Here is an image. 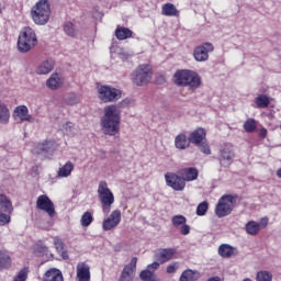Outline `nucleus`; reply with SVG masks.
I'll return each mask as SVG.
<instances>
[{
	"mask_svg": "<svg viewBox=\"0 0 281 281\" xmlns=\"http://www.w3.org/2000/svg\"><path fill=\"white\" fill-rule=\"evenodd\" d=\"M133 100L123 99L119 104L106 105L103 110V116L101 117V131L104 135L113 137L120 133V124H122V111L120 109H126L131 106Z\"/></svg>",
	"mask_w": 281,
	"mask_h": 281,
	"instance_id": "f257e3e1",
	"label": "nucleus"
},
{
	"mask_svg": "<svg viewBox=\"0 0 281 281\" xmlns=\"http://www.w3.org/2000/svg\"><path fill=\"white\" fill-rule=\"evenodd\" d=\"M173 82L178 87H188L189 91H196L203 85L201 75L194 70H178L173 75Z\"/></svg>",
	"mask_w": 281,
	"mask_h": 281,
	"instance_id": "f03ea898",
	"label": "nucleus"
},
{
	"mask_svg": "<svg viewBox=\"0 0 281 281\" xmlns=\"http://www.w3.org/2000/svg\"><path fill=\"white\" fill-rule=\"evenodd\" d=\"M31 16L35 25H47L52 16V5L48 0H40L31 10Z\"/></svg>",
	"mask_w": 281,
	"mask_h": 281,
	"instance_id": "7ed1b4c3",
	"label": "nucleus"
},
{
	"mask_svg": "<svg viewBox=\"0 0 281 281\" xmlns=\"http://www.w3.org/2000/svg\"><path fill=\"white\" fill-rule=\"evenodd\" d=\"M35 45H38V37L36 36V31L30 26H25L20 32L19 38H18V49L22 54H26V52H30L34 49Z\"/></svg>",
	"mask_w": 281,
	"mask_h": 281,
	"instance_id": "20e7f679",
	"label": "nucleus"
},
{
	"mask_svg": "<svg viewBox=\"0 0 281 281\" xmlns=\"http://www.w3.org/2000/svg\"><path fill=\"white\" fill-rule=\"evenodd\" d=\"M97 192L103 214H109V212H111V207H113V203H115V195L113 194V191L109 189V183L103 180L99 182Z\"/></svg>",
	"mask_w": 281,
	"mask_h": 281,
	"instance_id": "39448f33",
	"label": "nucleus"
},
{
	"mask_svg": "<svg viewBox=\"0 0 281 281\" xmlns=\"http://www.w3.org/2000/svg\"><path fill=\"white\" fill-rule=\"evenodd\" d=\"M153 80V67L148 64L139 65L132 74V82L136 87H146Z\"/></svg>",
	"mask_w": 281,
	"mask_h": 281,
	"instance_id": "423d86ee",
	"label": "nucleus"
},
{
	"mask_svg": "<svg viewBox=\"0 0 281 281\" xmlns=\"http://www.w3.org/2000/svg\"><path fill=\"white\" fill-rule=\"evenodd\" d=\"M236 201L238 198L232 194L223 195L215 207V214L218 218H224V216H229L236 206Z\"/></svg>",
	"mask_w": 281,
	"mask_h": 281,
	"instance_id": "0eeeda50",
	"label": "nucleus"
},
{
	"mask_svg": "<svg viewBox=\"0 0 281 281\" xmlns=\"http://www.w3.org/2000/svg\"><path fill=\"white\" fill-rule=\"evenodd\" d=\"M98 98L103 104L111 102H117L122 99V90L113 88L111 86H98L97 87Z\"/></svg>",
	"mask_w": 281,
	"mask_h": 281,
	"instance_id": "6e6552de",
	"label": "nucleus"
},
{
	"mask_svg": "<svg viewBox=\"0 0 281 281\" xmlns=\"http://www.w3.org/2000/svg\"><path fill=\"white\" fill-rule=\"evenodd\" d=\"M214 52V45L210 42L203 43L193 50V58L196 63H205L210 59V54Z\"/></svg>",
	"mask_w": 281,
	"mask_h": 281,
	"instance_id": "1a4fd4ad",
	"label": "nucleus"
},
{
	"mask_svg": "<svg viewBox=\"0 0 281 281\" xmlns=\"http://www.w3.org/2000/svg\"><path fill=\"white\" fill-rule=\"evenodd\" d=\"M36 207L37 210L45 212L49 218H54V216H56V206L54 205V202H52V199L46 194L37 196Z\"/></svg>",
	"mask_w": 281,
	"mask_h": 281,
	"instance_id": "9d476101",
	"label": "nucleus"
},
{
	"mask_svg": "<svg viewBox=\"0 0 281 281\" xmlns=\"http://www.w3.org/2000/svg\"><path fill=\"white\" fill-rule=\"evenodd\" d=\"M120 223H122V211L116 209L112 211L105 220H103L102 229L103 232H111V229H115Z\"/></svg>",
	"mask_w": 281,
	"mask_h": 281,
	"instance_id": "9b49d317",
	"label": "nucleus"
},
{
	"mask_svg": "<svg viewBox=\"0 0 281 281\" xmlns=\"http://www.w3.org/2000/svg\"><path fill=\"white\" fill-rule=\"evenodd\" d=\"M165 180L167 186H169V188H172V190H176L177 192L186 190V180H183L182 177H179L176 173L167 172L165 175Z\"/></svg>",
	"mask_w": 281,
	"mask_h": 281,
	"instance_id": "f8f14e48",
	"label": "nucleus"
},
{
	"mask_svg": "<svg viewBox=\"0 0 281 281\" xmlns=\"http://www.w3.org/2000/svg\"><path fill=\"white\" fill-rule=\"evenodd\" d=\"M269 225V217H263L259 222L249 221L245 225V231L249 236H258L260 234V229H265Z\"/></svg>",
	"mask_w": 281,
	"mask_h": 281,
	"instance_id": "ddd939ff",
	"label": "nucleus"
},
{
	"mask_svg": "<svg viewBox=\"0 0 281 281\" xmlns=\"http://www.w3.org/2000/svg\"><path fill=\"white\" fill-rule=\"evenodd\" d=\"M175 256H177V249L175 248H160L155 251V259L160 262V265L170 262Z\"/></svg>",
	"mask_w": 281,
	"mask_h": 281,
	"instance_id": "4468645a",
	"label": "nucleus"
},
{
	"mask_svg": "<svg viewBox=\"0 0 281 281\" xmlns=\"http://www.w3.org/2000/svg\"><path fill=\"white\" fill-rule=\"evenodd\" d=\"M56 150V142L54 140H46L44 143H40L33 149L35 155H42L43 157H47L49 153H54Z\"/></svg>",
	"mask_w": 281,
	"mask_h": 281,
	"instance_id": "2eb2a0df",
	"label": "nucleus"
},
{
	"mask_svg": "<svg viewBox=\"0 0 281 281\" xmlns=\"http://www.w3.org/2000/svg\"><path fill=\"white\" fill-rule=\"evenodd\" d=\"M171 223L176 229H180V234H182V236H188V234H190V225L186 224L188 223V218H186V216L175 215L171 218Z\"/></svg>",
	"mask_w": 281,
	"mask_h": 281,
	"instance_id": "dca6fc26",
	"label": "nucleus"
},
{
	"mask_svg": "<svg viewBox=\"0 0 281 281\" xmlns=\"http://www.w3.org/2000/svg\"><path fill=\"white\" fill-rule=\"evenodd\" d=\"M135 269H137V258H133L131 263L125 266L119 281H135Z\"/></svg>",
	"mask_w": 281,
	"mask_h": 281,
	"instance_id": "f3484780",
	"label": "nucleus"
},
{
	"mask_svg": "<svg viewBox=\"0 0 281 281\" xmlns=\"http://www.w3.org/2000/svg\"><path fill=\"white\" fill-rule=\"evenodd\" d=\"M14 120L16 122H34V117L30 115V110L25 105H19L13 112Z\"/></svg>",
	"mask_w": 281,
	"mask_h": 281,
	"instance_id": "a211bd4d",
	"label": "nucleus"
},
{
	"mask_svg": "<svg viewBox=\"0 0 281 281\" xmlns=\"http://www.w3.org/2000/svg\"><path fill=\"white\" fill-rule=\"evenodd\" d=\"M234 159V149L231 146L224 147L220 153V164L227 168L232 166V161Z\"/></svg>",
	"mask_w": 281,
	"mask_h": 281,
	"instance_id": "6ab92c4d",
	"label": "nucleus"
},
{
	"mask_svg": "<svg viewBox=\"0 0 281 281\" xmlns=\"http://www.w3.org/2000/svg\"><path fill=\"white\" fill-rule=\"evenodd\" d=\"M77 281H91V268L85 262L77 263Z\"/></svg>",
	"mask_w": 281,
	"mask_h": 281,
	"instance_id": "aec40b11",
	"label": "nucleus"
},
{
	"mask_svg": "<svg viewBox=\"0 0 281 281\" xmlns=\"http://www.w3.org/2000/svg\"><path fill=\"white\" fill-rule=\"evenodd\" d=\"M54 71V60L45 59L35 69L37 76H47V74H52Z\"/></svg>",
	"mask_w": 281,
	"mask_h": 281,
	"instance_id": "412c9836",
	"label": "nucleus"
},
{
	"mask_svg": "<svg viewBox=\"0 0 281 281\" xmlns=\"http://www.w3.org/2000/svg\"><path fill=\"white\" fill-rule=\"evenodd\" d=\"M206 132L203 127L196 128L195 131L191 132L189 135V142L194 144V146H201L203 140L205 139Z\"/></svg>",
	"mask_w": 281,
	"mask_h": 281,
	"instance_id": "4be33fe9",
	"label": "nucleus"
},
{
	"mask_svg": "<svg viewBox=\"0 0 281 281\" xmlns=\"http://www.w3.org/2000/svg\"><path fill=\"white\" fill-rule=\"evenodd\" d=\"M180 175L184 183L186 181H196V179H199V170H196L194 167L180 170Z\"/></svg>",
	"mask_w": 281,
	"mask_h": 281,
	"instance_id": "5701e85b",
	"label": "nucleus"
},
{
	"mask_svg": "<svg viewBox=\"0 0 281 281\" xmlns=\"http://www.w3.org/2000/svg\"><path fill=\"white\" fill-rule=\"evenodd\" d=\"M43 281H65L63 271L56 268H50L44 273Z\"/></svg>",
	"mask_w": 281,
	"mask_h": 281,
	"instance_id": "b1692460",
	"label": "nucleus"
},
{
	"mask_svg": "<svg viewBox=\"0 0 281 281\" xmlns=\"http://www.w3.org/2000/svg\"><path fill=\"white\" fill-rule=\"evenodd\" d=\"M61 85H63V79L58 74L50 75V77L46 80V87L52 91H56V89H60Z\"/></svg>",
	"mask_w": 281,
	"mask_h": 281,
	"instance_id": "393cba45",
	"label": "nucleus"
},
{
	"mask_svg": "<svg viewBox=\"0 0 281 281\" xmlns=\"http://www.w3.org/2000/svg\"><path fill=\"white\" fill-rule=\"evenodd\" d=\"M217 251L221 258H232V256H236V248L229 244L220 245Z\"/></svg>",
	"mask_w": 281,
	"mask_h": 281,
	"instance_id": "a878e982",
	"label": "nucleus"
},
{
	"mask_svg": "<svg viewBox=\"0 0 281 281\" xmlns=\"http://www.w3.org/2000/svg\"><path fill=\"white\" fill-rule=\"evenodd\" d=\"M53 245L56 251L61 256L63 260L69 259V255L67 254V250H65V243L63 239H60V237H54Z\"/></svg>",
	"mask_w": 281,
	"mask_h": 281,
	"instance_id": "bb28decb",
	"label": "nucleus"
},
{
	"mask_svg": "<svg viewBox=\"0 0 281 281\" xmlns=\"http://www.w3.org/2000/svg\"><path fill=\"white\" fill-rule=\"evenodd\" d=\"M175 146L178 150H186L190 147V138L186 134H179L175 138Z\"/></svg>",
	"mask_w": 281,
	"mask_h": 281,
	"instance_id": "cd10ccee",
	"label": "nucleus"
},
{
	"mask_svg": "<svg viewBox=\"0 0 281 281\" xmlns=\"http://www.w3.org/2000/svg\"><path fill=\"white\" fill-rule=\"evenodd\" d=\"M74 168H76L74 162L67 161L64 166L59 168L57 176L60 179H67V177H71V172H74Z\"/></svg>",
	"mask_w": 281,
	"mask_h": 281,
	"instance_id": "c85d7f7f",
	"label": "nucleus"
},
{
	"mask_svg": "<svg viewBox=\"0 0 281 281\" xmlns=\"http://www.w3.org/2000/svg\"><path fill=\"white\" fill-rule=\"evenodd\" d=\"M115 36L119 41H126V38H131V36H133V31L124 26H119L115 30Z\"/></svg>",
	"mask_w": 281,
	"mask_h": 281,
	"instance_id": "c756f323",
	"label": "nucleus"
},
{
	"mask_svg": "<svg viewBox=\"0 0 281 281\" xmlns=\"http://www.w3.org/2000/svg\"><path fill=\"white\" fill-rule=\"evenodd\" d=\"M255 104L257 109H267L271 104V99L267 94H258L255 98Z\"/></svg>",
	"mask_w": 281,
	"mask_h": 281,
	"instance_id": "7c9ffc66",
	"label": "nucleus"
},
{
	"mask_svg": "<svg viewBox=\"0 0 281 281\" xmlns=\"http://www.w3.org/2000/svg\"><path fill=\"white\" fill-rule=\"evenodd\" d=\"M164 16H179V10L172 3H166L161 8Z\"/></svg>",
	"mask_w": 281,
	"mask_h": 281,
	"instance_id": "2f4dec72",
	"label": "nucleus"
},
{
	"mask_svg": "<svg viewBox=\"0 0 281 281\" xmlns=\"http://www.w3.org/2000/svg\"><path fill=\"white\" fill-rule=\"evenodd\" d=\"M10 122V109L0 101V124H8Z\"/></svg>",
	"mask_w": 281,
	"mask_h": 281,
	"instance_id": "473e14b6",
	"label": "nucleus"
},
{
	"mask_svg": "<svg viewBox=\"0 0 281 281\" xmlns=\"http://www.w3.org/2000/svg\"><path fill=\"white\" fill-rule=\"evenodd\" d=\"M256 281H273V273L267 270H260L256 274Z\"/></svg>",
	"mask_w": 281,
	"mask_h": 281,
	"instance_id": "72a5a7b5",
	"label": "nucleus"
},
{
	"mask_svg": "<svg viewBox=\"0 0 281 281\" xmlns=\"http://www.w3.org/2000/svg\"><path fill=\"white\" fill-rule=\"evenodd\" d=\"M199 278V272L193 270H186L180 277V281H194Z\"/></svg>",
	"mask_w": 281,
	"mask_h": 281,
	"instance_id": "f704fd0d",
	"label": "nucleus"
},
{
	"mask_svg": "<svg viewBox=\"0 0 281 281\" xmlns=\"http://www.w3.org/2000/svg\"><path fill=\"white\" fill-rule=\"evenodd\" d=\"M0 207H2L3 212H8L10 214V212H12V202H10V200H8V196L1 194L0 195Z\"/></svg>",
	"mask_w": 281,
	"mask_h": 281,
	"instance_id": "c9c22d12",
	"label": "nucleus"
},
{
	"mask_svg": "<svg viewBox=\"0 0 281 281\" xmlns=\"http://www.w3.org/2000/svg\"><path fill=\"white\" fill-rule=\"evenodd\" d=\"M60 131L64 135H74L76 133V125L71 122L63 123Z\"/></svg>",
	"mask_w": 281,
	"mask_h": 281,
	"instance_id": "e433bc0d",
	"label": "nucleus"
},
{
	"mask_svg": "<svg viewBox=\"0 0 281 281\" xmlns=\"http://www.w3.org/2000/svg\"><path fill=\"white\" fill-rule=\"evenodd\" d=\"M10 255L5 251H0V271L10 267Z\"/></svg>",
	"mask_w": 281,
	"mask_h": 281,
	"instance_id": "4c0bfd02",
	"label": "nucleus"
},
{
	"mask_svg": "<svg viewBox=\"0 0 281 281\" xmlns=\"http://www.w3.org/2000/svg\"><path fill=\"white\" fill-rule=\"evenodd\" d=\"M64 32L67 36H71V37H74L78 34V30L71 22H66L64 24Z\"/></svg>",
	"mask_w": 281,
	"mask_h": 281,
	"instance_id": "58836bf2",
	"label": "nucleus"
},
{
	"mask_svg": "<svg viewBox=\"0 0 281 281\" xmlns=\"http://www.w3.org/2000/svg\"><path fill=\"white\" fill-rule=\"evenodd\" d=\"M80 223L82 227H89L90 224L93 223V215L91 214V212L83 213V215L81 216Z\"/></svg>",
	"mask_w": 281,
	"mask_h": 281,
	"instance_id": "ea45409f",
	"label": "nucleus"
},
{
	"mask_svg": "<svg viewBox=\"0 0 281 281\" xmlns=\"http://www.w3.org/2000/svg\"><path fill=\"white\" fill-rule=\"evenodd\" d=\"M256 128H257V124H256V120H254V119H248L244 123V130L246 131V133H254V131H256Z\"/></svg>",
	"mask_w": 281,
	"mask_h": 281,
	"instance_id": "a19ab883",
	"label": "nucleus"
},
{
	"mask_svg": "<svg viewBox=\"0 0 281 281\" xmlns=\"http://www.w3.org/2000/svg\"><path fill=\"white\" fill-rule=\"evenodd\" d=\"M159 267H161V262L154 261L153 263L148 265L147 268L140 273H155V271L159 270Z\"/></svg>",
	"mask_w": 281,
	"mask_h": 281,
	"instance_id": "79ce46f5",
	"label": "nucleus"
},
{
	"mask_svg": "<svg viewBox=\"0 0 281 281\" xmlns=\"http://www.w3.org/2000/svg\"><path fill=\"white\" fill-rule=\"evenodd\" d=\"M140 280L144 281H159L156 273L153 272H140L139 274Z\"/></svg>",
	"mask_w": 281,
	"mask_h": 281,
	"instance_id": "37998d69",
	"label": "nucleus"
},
{
	"mask_svg": "<svg viewBox=\"0 0 281 281\" xmlns=\"http://www.w3.org/2000/svg\"><path fill=\"white\" fill-rule=\"evenodd\" d=\"M207 207H209V204L207 202H202L198 205L196 207V214L198 216H205V214L207 213Z\"/></svg>",
	"mask_w": 281,
	"mask_h": 281,
	"instance_id": "c03bdc74",
	"label": "nucleus"
},
{
	"mask_svg": "<svg viewBox=\"0 0 281 281\" xmlns=\"http://www.w3.org/2000/svg\"><path fill=\"white\" fill-rule=\"evenodd\" d=\"M35 254L37 256H46L47 254H49V248H47V246L44 245H38L35 248Z\"/></svg>",
	"mask_w": 281,
	"mask_h": 281,
	"instance_id": "a18cd8bd",
	"label": "nucleus"
},
{
	"mask_svg": "<svg viewBox=\"0 0 281 281\" xmlns=\"http://www.w3.org/2000/svg\"><path fill=\"white\" fill-rule=\"evenodd\" d=\"M166 271L169 274L177 273V271H179V262H171V263H169L167 266Z\"/></svg>",
	"mask_w": 281,
	"mask_h": 281,
	"instance_id": "49530a36",
	"label": "nucleus"
},
{
	"mask_svg": "<svg viewBox=\"0 0 281 281\" xmlns=\"http://www.w3.org/2000/svg\"><path fill=\"white\" fill-rule=\"evenodd\" d=\"M66 102L70 105L74 106L76 104H78L80 102V97H78L77 94H71L70 97H68L66 99Z\"/></svg>",
	"mask_w": 281,
	"mask_h": 281,
	"instance_id": "de8ad7c7",
	"label": "nucleus"
},
{
	"mask_svg": "<svg viewBox=\"0 0 281 281\" xmlns=\"http://www.w3.org/2000/svg\"><path fill=\"white\" fill-rule=\"evenodd\" d=\"M27 280V269H22L18 273V276L14 278L13 281H26Z\"/></svg>",
	"mask_w": 281,
	"mask_h": 281,
	"instance_id": "09e8293b",
	"label": "nucleus"
},
{
	"mask_svg": "<svg viewBox=\"0 0 281 281\" xmlns=\"http://www.w3.org/2000/svg\"><path fill=\"white\" fill-rule=\"evenodd\" d=\"M196 146H199L201 153H204V155H212V149H210V145H207L205 142H202V144Z\"/></svg>",
	"mask_w": 281,
	"mask_h": 281,
	"instance_id": "8fccbe9b",
	"label": "nucleus"
},
{
	"mask_svg": "<svg viewBox=\"0 0 281 281\" xmlns=\"http://www.w3.org/2000/svg\"><path fill=\"white\" fill-rule=\"evenodd\" d=\"M10 222V215L0 213V225H5Z\"/></svg>",
	"mask_w": 281,
	"mask_h": 281,
	"instance_id": "3c124183",
	"label": "nucleus"
},
{
	"mask_svg": "<svg viewBox=\"0 0 281 281\" xmlns=\"http://www.w3.org/2000/svg\"><path fill=\"white\" fill-rule=\"evenodd\" d=\"M267 135H268L267 128L262 127L259 130V137H261V139H265V137H267Z\"/></svg>",
	"mask_w": 281,
	"mask_h": 281,
	"instance_id": "603ef678",
	"label": "nucleus"
},
{
	"mask_svg": "<svg viewBox=\"0 0 281 281\" xmlns=\"http://www.w3.org/2000/svg\"><path fill=\"white\" fill-rule=\"evenodd\" d=\"M207 281H221V279L218 277H214V278L209 279Z\"/></svg>",
	"mask_w": 281,
	"mask_h": 281,
	"instance_id": "864d4df0",
	"label": "nucleus"
},
{
	"mask_svg": "<svg viewBox=\"0 0 281 281\" xmlns=\"http://www.w3.org/2000/svg\"><path fill=\"white\" fill-rule=\"evenodd\" d=\"M119 56L120 58H128V56H126L124 53H120Z\"/></svg>",
	"mask_w": 281,
	"mask_h": 281,
	"instance_id": "5fc2aeb1",
	"label": "nucleus"
}]
</instances>
